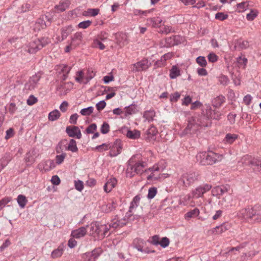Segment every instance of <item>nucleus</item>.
<instances>
[{"label": "nucleus", "instance_id": "1", "mask_svg": "<svg viewBox=\"0 0 261 261\" xmlns=\"http://www.w3.org/2000/svg\"><path fill=\"white\" fill-rule=\"evenodd\" d=\"M200 174L199 171L191 170L183 173L177 181V184L184 188H188L195 182L200 179Z\"/></svg>", "mask_w": 261, "mask_h": 261}, {"label": "nucleus", "instance_id": "2", "mask_svg": "<svg viewBox=\"0 0 261 261\" xmlns=\"http://www.w3.org/2000/svg\"><path fill=\"white\" fill-rule=\"evenodd\" d=\"M196 159L202 165H212L220 161L222 156L212 151H208L199 153L196 155Z\"/></svg>", "mask_w": 261, "mask_h": 261}, {"label": "nucleus", "instance_id": "3", "mask_svg": "<svg viewBox=\"0 0 261 261\" xmlns=\"http://www.w3.org/2000/svg\"><path fill=\"white\" fill-rule=\"evenodd\" d=\"M135 156H133L128 161V167L126 170L127 174L130 177L134 176L135 173L142 174L144 172V168L147 166L146 162L143 161H135Z\"/></svg>", "mask_w": 261, "mask_h": 261}, {"label": "nucleus", "instance_id": "4", "mask_svg": "<svg viewBox=\"0 0 261 261\" xmlns=\"http://www.w3.org/2000/svg\"><path fill=\"white\" fill-rule=\"evenodd\" d=\"M42 73L38 72L31 76L28 81L24 84L23 91L28 93L29 91L34 90L37 86L39 81L41 78Z\"/></svg>", "mask_w": 261, "mask_h": 261}, {"label": "nucleus", "instance_id": "5", "mask_svg": "<svg viewBox=\"0 0 261 261\" xmlns=\"http://www.w3.org/2000/svg\"><path fill=\"white\" fill-rule=\"evenodd\" d=\"M198 126L194 121H192V118L189 119L187 127L181 132L179 133L180 137H183L187 135H192L195 134L198 130Z\"/></svg>", "mask_w": 261, "mask_h": 261}, {"label": "nucleus", "instance_id": "6", "mask_svg": "<svg viewBox=\"0 0 261 261\" xmlns=\"http://www.w3.org/2000/svg\"><path fill=\"white\" fill-rule=\"evenodd\" d=\"M150 66L147 59H144L134 64L131 67V71L133 72H140L147 70Z\"/></svg>", "mask_w": 261, "mask_h": 261}, {"label": "nucleus", "instance_id": "7", "mask_svg": "<svg viewBox=\"0 0 261 261\" xmlns=\"http://www.w3.org/2000/svg\"><path fill=\"white\" fill-rule=\"evenodd\" d=\"M212 186L207 184H205L197 187L192 192V196L193 198H198L203 196V195L208 191Z\"/></svg>", "mask_w": 261, "mask_h": 261}, {"label": "nucleus", "instance_id": "8", "mask_svg": "<svg viewBox=\"0 0 261 261\" xmlns=\"http://www.w3.org/2000/svg\"><path fill=\"white\" fill-rule=\"evenodd\" d=\"M184 41V38L180 35H173L171 37L165 38V44L163 46L170 47L181 44Z\"/></svg>", "mask_w": 261, "mask_h": 261}, {"label": "nucleus", "instance_id": "9", "mask_svg": "<svg viewBox=\"0 0 261 261\" xmlns=\"http://www.w3.org/2000/svg\"><path fill=\"white\" fill-rule=\"evenodd\" d=\"M111 148H109V156L115 157L121 152L122 145L121 141L120 139H116L113 143H110Z\"/></svg>", "mask_w": 261, "mask_h": 261}, {"label": "nucleus", "instance_id": "10", "mask_svg": "<svg viewBox=\"0 0 261 261\" xmlns=\"http://www.w3.org/2000/svg\"><path fill=\"white\" fill-rule=\"evenodd\" d=\"M192 118V121H194L199 126L208 127L211 125V121L204 114L195 115Z\"/></svg>", "mask_w": 261, "mask_h": 261}, {"label": "nucleus", "instance_id": "11", "mask_svg": "<svg viewBox=\"0 0 261 261\" xmlns=\"http://www.w3.org/2000/svg\"><path fill=\"white\" fill-rule=\"evenodd\" d=\"M66 133L71 138L80 139L82 138V134L79 127L76 126H68L66 128Z\"/></svg>", "mask_w": 261, "mask_h": 261}, {"label": "nucleus", "instance_id": "12", "mask_svg": "<svg viewBox=\"0 0 261 261\" xmlns=\"http://www.w3.org/2000/svg\"><path fill=\"white\" fill-rule=\"evenodd\" d=\"M86 227L89 229V235L95 238H101V226L97 223H92L90 225H87Z\"/></svg>", "mask_w": 261, "mask_h": 261}, {"label": "nucleus", "instance_id": "13", "mask_svg": "<svg viewBox=\"0 0 261 261\" xmlns=\"http://www.w3.org/2000/svg\"><path fill=\"white\" fill-rule=\"evenodd\" d=\"M157 133L156 128L154 125H151L144 134V139L147 141H154L155 140V136Z\"/></svg>", "mask_w": 261, "mask_h": 261}, {"label": "nucleus", "instance_id": "14", "mask_svg": "<svg viewBox=\"0 0 261 261\" xmlns=\"http://www.w3.org/2000/svg\"><path fill=\"white\" fill-rule=\"evenodd\" d=\"M47 19L46 16H42L39 18L33 26V30L35 32H39L42 29H45L47 25L45 23V20Z\"/></svg>", "mask_w": 261, "mask_h": 261}, {"label": "nucleus", "instance_id": "15", "mask_svg": "<svg viewBox=\"0 0 261 261\" xmlns=\"http://www.w3.org/2000/svg\"><path fill=\"white\" fill-rule=\"evenodd\" d=\"M73 30V28L71 25L62 28L61 29V37H59L57 38L58 41L62 42L70 34L72 33Z\"/></svg>", "mask_w": 261, "mask_h": 261}, {"label": "nucleus", "instance_id": "16", "mask_svg": "<svg viewBox=\"0 0 261 261\" xmlns=\"http://www.w3.org/2000/svg\"><path fill=\"white\" fill-rule=\"evenodd\" d=\"M231 227V225L228 222H224L220 225L217 226L214 228L212 230V233L214 234H219L229 229Z\"/></svg>", "mask_w": 261, "mask_h": 261}, {"label": "nucleus", "instance_id": "17", "mask_svg": "<svg viewBox=\"0 0 261 261\" xmlns=\"http://www.w3.org/2000/svg\"><path fill=\"white\" fill-rule=\"evenodd\" d=\"M229 190V186L227 185L217 186L212 190L213 195H222Z\"/></svg>", "mask_w": 261, "mask_h": 261}, {"label": "nucleus", "instance_id": "18", "mask_svg": "<svg viewBox=\"0 0 261 261\" xmlns=\"http://www.w3.org/2000/svg\"><path fill=\"white\" fill-rule=\"evenodd\" d=\"M83 40V34L81 32H76L71 37L70 43L72 44L73 47H76L80 45Z\"/></svg>", "mask_w": 261, "mask_h": 261}, {"label": "nucleus", "instance_id": "19", "mask_svg": "<svg viewBox=\"0 0 261 261\" xmlns=\"http://www.w3.org/2000/svg\"><path fill=\"white\" fill-rule=\"evenodd\" d=\"M241 213L245 219L252 218L253 216H255L256 214V211L252 207H247L243 209Z\"/></svg>", "mask_w": 261, "mask_h": 261}, {"label": "nucleus", "instance_id": "20", "mask_svg": "<svg viewBox=\"0 0 261 261\" xmlns=\"http://www.w3.org/2000/svg\"><path fill=\"white\" fill-rule=\"evenodd\" d=\"M27 47L28 48L27 51L30 54H35L40 49L36 39L30 42Z\"/></svg>", "mask_w": 261, "mask_h": 261}, {"label": "nucleus", "instance_id": "21", "mask_svg": "<svg viewBox=\"0 0 261 261\" xmlns=\"http://www.w3.org/2000/svg\"><path fill=\"white\" fill-rule=\"evenodd\" d=\"M117 180L115 178H111L103 186L104 190L106 192H111L113 188L116 185Z\"/></svg>", "mask_w": 261, "mask_h": 261}, {"label": "nucleus", "instance_id": "22", "mask_svg": "<svg viewBox=\"0 0 261 261\" xmlns=\"http://www.w3.org/2000/svg\"><path fill=\"white\" fill-rule=\"evenodd\" d=\"M86 228L85 227L82 226L77 229L72 231L71 236L73 238L79 239L84 237L86 234Z\"/></svg>", "mask_w": 261, "mask_h": 261}, {"label": "nucleus", "instance_id": "23", "mask_svg": "<svg viewBox=\"0 0 261 261\" xmlns=\"http://www.w3.org/2000/svg\"><path fill=\"white\" fill-rule=\"evenodd\" d=\"M70 4V1L65 0L60 2L58 5L55 6V8L57 11L62 12L69 7Z\"/></svg>", "mask_w": 261, "mask_h": 261}, {"label": "nucleus", "instance_id": "24", "mask_svg": "<svg viewBox=\"0 0 261 261\" xmlns=\"http://www.w3.org/2000/svg\"><path fill=\"white\" fill-rule=\"evenodd\" d=\"M248 46L249 43L248 41L242 40V39H239L235 42L234 47L235 49L240 50L246 49Z\"/></svg>", "mask_w": 261, "mask_h": 261}, {"label": "nucleus", "instance_id": "25", "mask_svg": "<svg viewBox=\"0 0 261 261\" xmlns=\"http://www.w3.org/2000/svg\"><path fill=\"white\" fill-rule=\"evenodd\" d=\"M11 160L12 156L11 155L10 153H6L0 159V164L1 166L0 171L5 168Z\"/></svg>", "mask_w": 261, "mask_h": 261}, {"label": "nucleus", "instance_id": "26", "mask_svg": "<svg viewBox=\"0 0 261 261\" xmlns=\"http://www.w3.org/2000/svg\"><path fill=\"white\" fill-rule=\"evenodd\" d=\"M225 101V98L223 95H219L214 98L212 101V105L215 108H219Z\"/></svg>", "mask_w": 261, "mask_h": 261}, {"label": "nucleus", "instance_id": "27", "mask_svg": "<svg viewBox=\"0 0 261 261\" xmlns=\"http://www.w3.org/2000/svg\"><path fill=\"white\" fill-rule=\"evenodd\" d=\"M238 138V135L235 134H227L225 136V137L223 139V142L225 144H232L233 143L236 139Z\"/></svg>", "mask_w": 261, "mask_h": 261}, {"label": "nucleus", "instance_id": "28", "mask_svg": "<svg viewBox=\"0 0 261 261\" xmlns=\"http://www.w3.org/2000/svg\"><path fill=\"white\" fill-rule=\"evenodd\" d=\"M162 22V19L159 17H155L147 19V22L149 23L152 27L158 28L160 26Z\"/></svg>", "mask_w": 261, "mask_h": 261}, {"label": "nucleus", "instance_id": "29", "mask_svg": "<svg viewBox=\"0 0 261 261\" xmlns=\"http://www.w3.org/2000/svg\"><path fill=\"white\" fill-rule=\"evenodd\" d=\"M64 251V246L63 245L59 246L57 249L54 250L51 253V257L52 258H56L61 257Z\"/></svg>", "mask_w": 261, "mask_h": 261}, {"label": "nucleus", "instance_id": "30", "mask_svg": "<svg viewBox=\"0 0 261 261\" xmlns=\"http://www.w3.org/2000/svg\"><path fill=\"white\" fill-rule=\"evenodd\" d=\"M140 132L137 129L128 130L126 136L127 138L130 139H137L140 137Z\"/></svg>", "mask_w": 261, "mask_h": 261}, {"label": "nucleus", "instance_id": "31", "mask_svg": "<svg viewBox=\"0 0 261 261\" xmlns=\"http://www.w3.org/2000/svg\"><path fill=\"white\" fill-rule=\"evenodd\" d=\"M110 227L114 229L118 227H122L126 225V222H121L120 220H118L116 218L113 219L111 222L109 224Z\"/></svg>", "mask_w": 261, "mask_h": 261}, {"label": "nucleus", "instance_id": "32", "mask_svg": "<svg viewBox=\"0 0 261 261\" xmlns=\"http://www.w3.org/2000/svg\"><path fill=\"white\" fill-rule=\"evenodd\" d=\"M180 75V71L176 65L172 67L170 70V77L171 79H174Z\"/></svg>", "mask_w": 261, "mask_h": 261}, {"label": "nucleus", "instance_id": "33", "mask_svg": "<svg viewBox=\"0 0 261 261\" xmlns=\"http://www.w3.org/2000/svg\"><path fill=\"white\" fill-rule=\"evenodd\" d=\"M67 150L71 151L72 152H76L78 151V148L76 145V141L73 139H71L68 146L66 148Z\"/></svg>", "mask_w": 261, "mask_h": 261}, {"label": "nucleus", "instance_id": "34", "mask_svg": "<svg viewBox=\"0 0 261 261\" xmlns=\"http://www.w3.org/2000/svg\"><path fill=\"white\" fill-rule=\"evenodd\" d=\"M199 210L197 208H195L193 210L188 212L185 215V218L186 220H189L191 218H195L198 216L199 214Z\"/></svg>", "mask_w": 261, "mask_h": 261}, {"label": "nucleus", "instance_id": "35", "mask_svg": "<svg viewBox=\"0 0 261 261\" xmlns=\"http://www.w3.org/2000/svg\"><path fill=\"white\" fill-rule=\"evenodd\" d=\"M155 116V113L154 110H148L144 112L143 114V118L147 120L148 122H151L153 120V118Z\"/></svg>", "mask_w": 261, "mask_h": 261}, {"label": "nucleus", "instance_id": "36", "mask_svg": "<svg viewBox=\"0 0 261 261\" xmlns=\"http://www.w3.org/2000/svg\"><path fill=\"white\" fill-rule=\"evenodd\" d=\"M141 199V197L140 195H136L132 201L129 207V211L128 212L131 213L132 211V210L134 208H136L138 207V206L139 204L140 201Z\"/></svg>", "mask_w": 261, "mask_h": 261}, {"label": "nucleus", "instance_id": "37", "mask_svg": "<svg viewBox=\"0 0 261 261\" xmlns=\"http://www.w3.org/2000/svg\"><path fill=\"white\" fill-rule=\"evenodd\" d=\"M60 116V112L58 110H55L49 113L48 118L49 120L54 121L58 119Z\"/></svg>", "mask_w": 261, "mask_h": 261}, {"label": "nucleus", "instance_id": "38", "mask_svg": "<svg viewBox=\"0 0 261 261\" xmlns=\"http://www.w3.org/2000/svg\"><path fill=\"white\" fill-rule=\"evenodd\" d=\"M125 115H132L138 112L137 106L136 105H130L128 106L125 107Z\"/></svg>", "mask_w": 261, "mask_h": 261}, {"label": "nucleus", "instance_id": "39", "mask_svg": "<svg viewBox=\"0 0 261 261\" xmlns=\"http://www.w3.org/2000/svg\"><path fill=\"white\" fill-rule=\"evenodd\" d=\"M111 148L110 143H103L101 145L96 146L93 150L102 152L103 151L108 150Z\"/></svg>", "mask_w": 261, "mask_h": 261}, {"label": "nucleus", "instance_id": "40", "mask_svg": "<svg viewBox=\"0 0 261 261\" xmlns=\"http://www.w3.org/2000/svg\"><path fill=\"white\" fill-rule=\"evenodd\" d=\"M39 46L41 49L45 46L50 42V40L48 37H42L40 39H36Z\"/></svg>", "mask_w": 261, "mask_h": 261}, {"label": "nucleus", "instance_id": "41", "mask_svg": "<svg viewBox=\"0 0 261 261\" xmlns=\"http://www.w3.org/2000/svg\"><path fill=\"white\" fill-rule=\"evenodd\" d=\"M17 201L19 206L21 208H24L28 202L25 196L23 195H19L17 197Z\"/></svg>", "mask_w": 261, "mask_h": 261}, {"label": "nucleus", "instance_id": "42", "mask_svg": "<svg viewBox=\"0 0 261 261\" xmlns=\"http://www.w3.org/2000/svg\"><path fill=\"white\" fill-rule=\"evenodd\" d=\"M93 107L90 106L86 108L82 109L80 111V113L83 116H89L93 113Z\"/></svg>", "mask_w": 261, "mask_h": 261}, {"label": "nucleus", "instance_id": "43", "mask_svg": "<svg viewBox=\"0 0 261 261\" xmlns=\"http://www.w3.org/2000/svg\"><path fill=\"white\" fill-rule=\"evenodd\" d=\"M44 164L45 165V170L49 171L53 168H54L56 166L55 163L53 160H48L44 162Z\"/></svg>", "mask_w": 261, "mask_h": 261}, {"label": "nucleus", "instance_id": "44", "mask_svg": "<svg viewBox=\"0 0 261 261\" xmlns=\"http://www.w3.org/2000/svg\"><path fill=\"white\" fill-rule=\"evenodd\" d=\"M117 203L116 202L113 201L112 202L108 203L106 205V208L105 209L106 213L111 212L114 210H115L116 207Z\"/></svg>", "mask_w": 261, "mask_h": 261}, {"label": "nucleus", "instance_id": "45", "mask_svg": "<svg viewBox=\"0 0 261 261\" xmlns=\"http://www.w3.org/2000/svg\"><path fill=\"white\" fill-rule=\"evenodd\" d=\"M11 201H12V198L11 197H5L0 200V211Z\"/></svg>", "mask_w": 261, "mask_h": 261}, {"label": "nucleus", "instance_id": "46", "mask_svg": "<svg viewBox=\"0 0 261 261\" xmlns=\"http://www.w3.org/2000/svg\"><path fill=\"white\" fill-rule=\"evenodd\" d=\"M196 61L202 67H205L207 65V62L205 57L203 56H199L196 59Z\"/></svg>", "mask_w": 261, "mask_h": 261}, {"label": "nucleus", "instance_id": "47", "mask_svg": "<svg viewBox=\"0 0 261 261\" xmlns=\"http://www.w3.org/2000/svg\"><path fill=\"white\" fill-rule=\"evenodd\" d=\"M215 110H213L210 106H207L205 109V112L203 114L210 120L212 119V117Z\"/></svg>", "mask_w": 261, "mask_h": 261}, {"label": "nucleus", "instance_id": "48", "mask_svg": "<svg viewBox=\"0 0 261 261\" xmlns=\"http://www.w3.org/2000/svg\"><path fill=\"white\" fill-rule=\"evenodd\" d=\"M166 177V176H165V174H160L159 175H157L156 173H151L149 175L147 176V179L148 180H150L152 179H154V180H158L159 179H161L162 178H165Z\"/></svg>", "mask_w": 261, "mask_h": 261}, {"label": "nucleus", "instance_id": "49", "mask_svg": "<svg viewBox=\"0 0 261 261\" xmlns=\"http://www.w3.org/2000/svg\"><path fill=\"white\" fill-rule=\"evenodd\" d=\"M102 227H103V232L102 233L101 232V239L104 238L107 235V236H109L110 233L108 234V232H109L110 229L111 228V227H110V226L109 224L101 225V228Z\"/></svg>", "mask_w": 261, "mask_h": 261}, {"label": "nucleus", "instance_id": "50", "mask_svg": "<svg viewBox=\"0 0 261 261\" xmlns=\"http://www.w3.org/2000/svg\"><path fill=\"white\" fill-rule=\"evenodd\" d=\"M157 193V189L155 187H152L149 189L147 195V198L151 199L154 197Z\"/></svg>", "mask_w": 261, "mask_h": 261}, {"label": "nucleus", "instance_id": "51", "mask_svg": "<svg viewBox=\"0 0 261 261\" xmlns=\"http://www.w3.org/2000/svg\"><path fill=\"white\" fill-rule=\"evenodd\" d=\"M91 252H87L82 255L83 261H93V258L92 256Z\"/></svg>", "mask_w": 261, "mask_h": 261}, {"label": "nucleus", "instance_id": "52", "mask_svg": "<svg viewBox=\"0 0 261 261\" xmlns=\"http://www.w3.org/2000/svg\"><path fill=\"white\" fill-rule=\"evenodd\" d=\"M110 131V125L109 124L106 122H104L100 128V132L103 134H106L108 133Z\"/></svg>", "mask_w": 261, "mask_h": 261}, {"label": "nucleus", "instance_id": "53", "mask_svg": "<svg viewBox=\"0 0 261 261\" xmlns=\"http://www.w3.org/2000/svg\"><path fill=\"white\" fill-rule=\"evenodd\" d=\"M228 15L227 14H225L223 12H218L215 15V19L221 21H223L225 19H226L228 18Z\"/></svg>", "mask_w": 261, "mask_h": 261}, {"label": "nucleus", "instance_id": "54", "mask_svg": "<svg viewBox=\"0 0 261 261\" xmlns=\"http://www.w3.org/2000/svg\"><path fill=\"white\" fill-rule=\"evenodd\" d=\"M170 243V240L167 237H163L159 242V245L163 248L168 247Z\"/></svg>", "mask_w": 261, "mask_h": 261}, {"label": "nucleus", "instance_id": "55", "mask_svg": "<svg viewBox=\"0 0 261 261\" xmlns=\"http://www.w3.org/2000/svg\"><path fill=\"white\" fill-rule=\"evenodd\" d=\"M91 253L92 254V256L93 258V259L95 260L100 256L102 253V251L100 248H98L94 249L91 252Z\"/></svg>", "mask_w": 261, "mask_h": 261}, {"label": "nucleus", "instance_id": "56", "mask_svg": "<svg viewBox=\"0 0 261 261\" xmlns=\"http://www.w3.org/2000/svg\"><path fill=\"white\" fill-rule=\"evenodd\" d=\"M92 23V21L90 20H85L80 22L78 24V27L81 29H86L88 28Z\"/></svg>", "mask_w": 261, "mask_h": 261}, {"label": "nucleus", "instance_id": "57", "mask_svg": "<svg viewBox=\"0 0 261 261\" xmlns=\"http://www.w3.org/2000/svg\"><path fill=\"white\" fill-rule=\"evenodd\" d=\"M257 16V12L256 11L251 10L250 13L247 14L246 18L248 20L252 21Z\"/></svg>", "mask_w": 261, "mask_h": 261}, {"label": "nucleus", "instance_id": "58", "mask_svg": "<svg viewBox=\"0 0 261 261\" xmlns=\"http://www.w3.org/2000/svg\"><path fill=\"white\" fill-rule=\"evenodd\" d=\"M66 156V153H62L61 154L57 155L56 156V163L60 165L62 163Z\"/></svg>", "mask_w": 261, "mask_h": 261}, {"label": "nucleus", "instance_id": "59", "mask_svg": "<svg viewBox=\"0 0 261 261\" xmlns=\"http://www.w3.org/2000/svg\"><path fill=\"white\" fill-rule=\"evenodd\" d=\"M237 8L239 12H243L245 11L248 7L247 2H242L237 4Z\"/></svg>", "mask_w": 261, "mask_h": 261}, {"label": "nucleus", "instance_id": "60", "mask_svg": "<svg viewBox=\"0 0 261 261\" xmlns=\"http://www.w3.org/2000/svg\"><path fill=\"white\" fill-rule=\"evenodd\" d=\"M162 33L168 34L170 33L175 32L174 30L170 26L165 25L162 30H161Z\"/></svg>", "mask_w": 261, "mask_h": 261}, {"label": "nucleus", "instance_id": "61", "mask_svg": "<svg viewBox=\"0 0 261 261\" xmlns=\"http://www.w3.org/2000/svg\"><path fill=\"white\" fill-rule=\"evenodd\" d=\"M250 164L252 166L257 167L258 170L261 171V161L257 159H253L250 161Z\"/></svg>", "mask_w": 261, "mask_h": 261}, {"label": "nucleus", "instance_id": "62", "mask_svg": "<svg viewBox=\"0 0 261 261\" xmlns=\"http://www.w3.org/2000/svg\"><path fill=\"white\" fill-rule=\"evenodd\" d=\"M74 186L75 189L79 191H82L84 189V185L83 182L81 180H75L74 181Z\"/></svg>", "mask_w": 261, "mask_h": 261}, {"label": "nucleus", "instance_id": "63", "mask_svg": "<svg viewBox=\"0 0 261 261\" xmlns=\"http://www.w3.org/2000/svg\"><path fill=\"white\" fill-rule=\"evenodd\" d=\"M97 128V126L95 123H92L89 125L86 129V132L87 134H92L94 131Z\"/></svg>", "mask_w": 261, "mask_h": 261}, {"label": "nucleus", "instance_id": "64", "mask_svg": "<svg viewBox=\"0 0 261 261\" xmlns=\"http://www.w3.org/2000/svg\"><path fill=\"white\" fill-rule=\"evenodd\" d=\"M37 98L35 97L34 95H31L29 96V98L27 99V103L29 106H32L37 102Z\"/></svg>", "mask_w": 261, "mask_h": 261}]
</instances>
